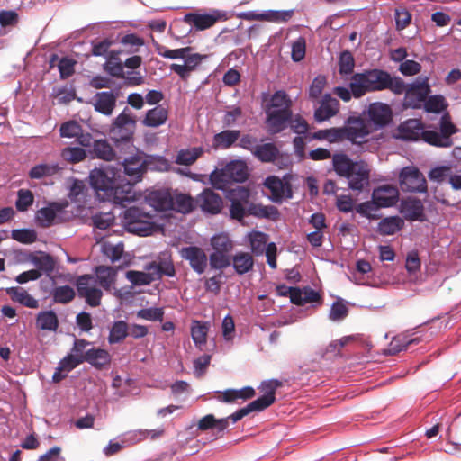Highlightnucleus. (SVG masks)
I'll list each match as a JSON object with an SVG mask.
<instances>
[{
    "mask_svg": "<svg viewBox=\"0 0 461 461\" xmlns=\"http://www.w3.org/2000/svg\"><path fill=\"white\" fill-rule=\"evenodd\" d=\"M53 300L59 303H68L75 297V291L69 285L58 286L52 293Z\"/></svg>",
    "mask_w": 461,
    "mask_h": 461,
    "instance_id": "55",
    "label": "nucleus"
},
{
    "mask_svg": "<svg viewBox=\"0 0 461 461\" xmlns=\"http://www.w3.org/2000/svg\"><path fill=\"white\" fill-rule=\"evenodd\" d=\"M372 199L380 208L392 207L399 200V190L393 185H379L373 190Z\"/></svg>",
    "mask_w": 461,
    "mask_h": 461,
    "instance_id": "17",
    "label": "nucleus"
},
{
    "mask_svg": "<svg viewBox=\"0 0 461 461\" xmlns=\"http://www.w3.org/2000/svg\"><path fill=\"white\" fill-rule=\"evenodd\" d=\"M231 265L238 275H244L253 269L254 258L249 252L240 251L230 257Z\"/></svg>",
    "mask_w": 461,
    "mask_h": 461,
    "instance_id": "28",
    "label": "nucleus"
},
{
    "mask_svg": "<svg viewBox=\"0 0 461 461\" xmlns=\"http://www.w3.org/2000/svg\"><path fill=\"white\" fill-rule=\"evenodd\" d=\"M355 68V59L349 50H343L339 58V72L340 75H351Z\"/></svg>",
    "mask_w": 461,
    "mask_h": 461,
    "instance_id": "52",
    "label": "nucleus"
},
{
    "mask_svg": "<svg viewBox=\"0 0 461 461\" xmlns=\"http://www.w3.org/2000/svg\"><path fill=\"white\" fill-rule=\"evenodd\" d=\"M63 206L58 203H53L48 207L41 208L37 212V220L44 227L50 226L56 218L58 212H61Z\"/></svg>",
    "mask_w": 461,
    "mask_h": 461,
    "instance_id": "41",
    "label": "nucleus"
},
{
    "mask_svg": "<svg viewBox=\"0 0 461 461\" xmlns=\"http://www.w3.org/2000/svg\"><path fill=\"white\" fill-rule=\"evenodd\" d=\"M425 131L421 121L410 119L399 125L396 137L403 140H418L420 138L424 140Z\"/></svg>",
    "mask_w": 461,
    "mask_h": 461,
    "instance_id": "18",
    "label": "nucleus"
},
{
    "mask_svg": "<svg viewBox=\"0 0 461 461\" xmlns=\"http://www.w3.org/2000/svg\"><path fill=\"white\" fill-rule=\"evenodd\" d=\"M356 161L351 160L346 154L337 153L332 156L334 171L339 176L346 177L354 167Z\"/></svg>",
    "mask_w": 461,
    "mask_h": 461,
    "instance_id": "39",
    "label": "nucleus"
},
{
    "mask_svg": "<svg viewBox=\"0 0 461 461\" xmlns=\"http://www.w3.org/2000/svg\"><path fill=\"white\" fill-rule=\"evenodd\" d=\"M247 166L242 161H231L220 170H214L210 175L213 187L224 189L230 183H242L247 179Z\"/></svg>",
    "mask_w": 461,
    "mask_h": 461,
    "instance_id": "4",
    "label": "nucleus"
},
{
    "mask_svg": "<svg viewBox=\"0 0 461 461\" xmlns=\"http://www.w3.org/2000/svg\"><path fill=\"white\" fill-rule=\"evenodd\" d=\"M196 202L202 211L211 214L219 213L223 203L221 197L210 188L204 189L203 192L197 196Z\"/></svg>",
    "mask_w": 461,
    "mask_h": 461,
    "instance_id": "20",
    "label": "nucleus"
},
{
    "mask_svg": "<svg viewBox=\"0 0 461 461\" xmlns=\"http://www.w3.org/2000/svg\"><path fill=\"white\" fill-rule=\"evenodd\" d=\"M218 20V16L214 14H201L189 13L184 16V21L194 26L197 30H205L212 27Z\"/></svg>",
    "mask_w": 461,
    "mask_h": 461,
    "instance_id": "29",
    "label": "nucleus"
},
{
    "mask_svg": "<svg viewBox=\"0 0 461 461\" xmlns=\"http://www.w3.org/2000/svg\"><path fill=\"white\" fill-rule=\"evenodd\" d=\"M116 95L113 92H100L95 95L94 106L95 111L111 115L116 105Z\"/></svg>",
    "mask_w": 461,
    "mask_h": 461,
    "instance_id": "25",
    "label": "nucleus"
},
{
    "mask_svg": "<svg viewBox=\"0 0 461 461\" xmlns=\"http://www.w3.org/2000/svg\"><path fill=\"white\" fill-rule=\"evenodd\" d=\"M33 194L30 190L21 189L18 191V198L15 206L18 211L24 212L33 203Z\"/></svg>",
    "mask_w": 461,
    "mask_h": 461,
    "instance_id": "64",
    "label": "nucleus"
},
{
    "mask_svg": "<svg viewBox=\"0 0 461 461\" xmlns=\"http://www.w3.org/2000/svg\"><path fill=\"white\" fill-rule=\"evenodd\" d=\"M168 118V111L162 105L147 111L145 117L142 120V124L146 127L158 128L167 122Z\"/></svg>",
    "mask_w": 461,
    "mask_h": 461,
    "instance_id": "26",
    "label": "nucleus"
},
{
    "mask_svg": "<svg viewBox=\"0 0 461 461\" xmlns=\"http://www.w3.org/2000/svg\"><path fill=\"white\" fill-rule=\"evenodd\" d=\"M60 157L66 162L76 164L86 158V152L79 147H66L61 150Z\"/></svg>",
    "mask_w": 461,
    "mask_h": 461,
    "instance_id": "48",
    "label": "nucleus"
},
{
    "mask_svg": "<svg viewBox=\"0 0 461 461\" xmlns=\"http://www.w3.org/2000/svg\"><path fill=\"white\" fill-rule=\"evenodd\" d=\"M340 108L339 102L330 95H325L320 102V105L314 111L316 122H324L335 116Z\"/></svg>",
    "mask_w": 461,
    "mask_h": 461,
    "instance_id": "22",
    "label": "nucleus"
},
{
    "mask_svg": "<svg viewBox=\"0 0 461 461\" xmlns=\"http://www.w3.org/2000/svg\"><path fill=\"white\" fill-rule=\"evenodd\" d=\"M348 309L342 301H336L332 303L329 318L332 321H339L348 316Z\"/></svg>",
    "mask_w": 461,
    "mask_h": 461,
    "instance_id": "61",
    "label": "nucleus"
},
{
    "mask_svg": "<svg viewBox=\"0 0 461 461\" xmlns=\"http://www.w3.org/2000/svg\"><path fill=\"white\" fill-rule=\"evenodd\" d=\"M79 297L84 298L86 303L92 307L101 303L102 291L97 287L96 280L92 275H82L76 282Z\"/></svg>",
    "mask_w": 461,
    "mask_h": 461,
    "instance_id": "12",
    "label": "nucleus"
},
{
    "mask_svg": "<svg viewBox=\"0 0 461 461\" xmlns=\"http://www.w3.org/2000/svg\"><path fill=\"white\" fill-rule=\"evenodd\" d=\"M390 90L395 95L404 91V81L400 77H393L380 68L365 69L352 74L348 87L337 86L333 93L344 102L352 98L359 99L369 93Z\"/></svg>",
    "mask_w": 461,
    "mask_h": 461,
    "instance_id": "1",
    "label": "nucleus"
},
{
    "mask_svg": "<svg viewBox=\"0 0 461 461\" xmlns=\"http://www.w3.org/2000/svg\"><path fill=\"white\" fill-rule=\"evenodd\" d=\"M155 159L144 152L137 151L122 161V167L125 176L130 178L131 184L140 182L149 169H155Z\"/></svg>",
    "mask_w": 461,
    "mask_h": 461,
    "instance_id": "7",
    "label": "nucleus"
},
{
    "mask_svg": "<svg viewBox=\"0 0 461 461\" xmlns=\"http://www.w3.org/2000/svg\"><path fill=\"white\" fill-rule=\"evenodd\" d=\"M127 279L135 285H146L156 280L154 273L149 271L148 273L130 270L126 273Z\"/></svg>",
    "mask_w": 461,
    "mask_h": 461,
    "instance_id": "50",
    "label": "nucleus"
},
{
    "mask_svg": "<svg viewBox=\"0 0 461 461\" xmlns=\"http://www.w3.org/2000/svg\"><path fill=\"white\" fill-rule=\"evenodd\" d=\"M90 183L102 201L126 206V203L135 200L132 184L121 178L120 170L113 167L95 168L91 171Z\"/></svg>",
    "mask_w": 461,
    "mask_h": 461,
    "instance_id": "2",
    "label": "nucleus"
},
{
    "mask_svg": "<svg viewBox=\"0 0 461 461\" xmlns=\"http://www.w3.org/2000/svg\"><path fill=\"white\" fill-rule=\"evenodd\" d=\"M456 131V127L444 115L440 120V131L428 130L424 133V141L436 147L448 148L453 145L451 136Z\"/></svg>",
    "mask_w": 461,
    "mask_h": 461,
    "instance_id": "9",
    "label": "nucleus"
},
{
    "mask_svg": "<svg viewBox=\"0 0 461 461\" xmlns=\"http://www.w3.org/2000/svg\"><path fill=\"white\" fill-rule=\"evenodd\" d=\"M403 105L407 108L418 109L422 106L424 101L430 93V86L428 77L418 78L416 82L408 86L404 83Z\"/></svg>",
    "mask_w": 461,
    "mask_h": 461,
    "instance_id": "8",
    "label": "nucleus"
},
{
    "mask_svg": "<svg viewBox=\"0 0 461 461\" xmlns=\"http://www.w3.org/2000/svg\"><path fill=\"white\" fill-rule=\"evenodd\" d=\"M228 428V419H216L212 414L203 417L197 424V429L202 431L216 429L218 433L223 432Z\"/></svg>",
    "mask_w": 461,
    "mask_h": 461,
    "instance_id": "35",
    "label": "nucleus"
},
{
    "mask_svg": "<svg viewBox=\"0 0 461 461\" xmlns=\"http://www.w3.org/2000/svg\"><path fill=\"white\" fill-rule=\"evenodd\" d=\"M206 59L205 55L199 53L190 54V52L184 59V64L173 63L169 68L172 72H175L179 76L182 80L186 81L191 73L196 69V68Z\"/></svg>",
    "mask_w": 461,
    "mask_h": 461,
    "instance_id": "19",
    "label": "nucleus"
},
{
    "mask_svg": "<svg viewBox=\"0 0 461 461\" xmlns=\"http://www.w3.org/2000/svg\"><path fill=\"white\" fill-rule=\"evenodd\" d=\"M209 328V322H203L200 321H192L191 336L195 346L200 349H202L203 346L206 344Z\"/></svg>",
    "mask_w": 461,
    "mask_h": 461,
    "instance_id": "32",
    "label": "nucleus"
},
{
    "mask_svg": "<svg viewBox=\"0 0 461 461\" xmlns=\"http://www.w3.org/2000/svg\"><path fill=\"white\" fill-rule=\"evenodd\" d=\"M118 52L112 50L107 56V61L104 64V69L112 76L123 77V65L118 59Z\"/></svg>",
    "mask_w": 461,
    "mask_h": 461,
    "instance_id": "47",
    "label": "nucleus"
},
{
    "mask_svg": "<svg viewBox=\"0 0 461 461\" xmlns=\"http://www.w3.org/2000/svg\"><path fill=\"white\" fill-rule=\"evenodd\" d=\"M280 13L277 11H267L265 13L247 12L240 14V17L246 20H258V21H277L280 18Z\"/></svg>",
    "mask_w": 461,
    "mask_h": 461,
    "instance_id": "59",
    "label": "nucleus"
},
{
    "mask_svg": "<svg viewBox=\"0 0 461 461\" xmlns=\"http://www.w3.org/2000/svg\"><path fill=\"white\" fill-rule=\"evenodd\" d=\"M136 121L132 114L124 109L114 120L110 129V138L118 147L120 143L132 147V138Z\"/></svg>",
    "mask_w": 461,
    "mask_h": 461,
    "instance_id": "5",
    "label": "nucleus"
},
{
    "mask_svg": "<svg viewBox=\"0 0 461 461\" xmlns=\"http://www.w3.org/2000/svg\"><path fill=\"white\" fill-rule=\"evenodd\" d=\"M60 169V167L57 163L38 164L31 168L29 171V176L32 179H41L58 174Z\"/></svg>",
    "mask_w": 461,
    "mask_h": 461,
    "instance_id": "38",
    "label": "nucleus"
},
{
    "mask_svg": "<svg viewBox=\"0 0 461 461\" xmlns=\"http://www.w3.org/2000/svg\"><path fill=\"white\" fill-rule=\"evenodd\" d=\"M213 252L209 256L210 266L213 269H224L231 265L230 253L234 244L225 233L216 234L210 242Z\"/></svg>",
    "mask_w": 461,
    "mask_h": 461,
    "instance_id": "6",
    "label": "nucleus"
},
{
    "mask_svg": "<svg viewBox=\"0 0 461 461\" xmlns=\"http://www.w3.org/2000/svg\"><path fill=\"white\" fill-rule=\"evenodd\" d=\"M31 262L38 268L47 274L51 273L55 268V261L51 256L46 253H40L33 255L31 258Z\"/></svg>",
    "mask_w": 461,
    "mask_h": 461,
    "instance_id": "46",
    "label": "nucleus"
},
{
    "mask_svg": "<svg viewBox=\"0 0 461 461\" xmlns=\"http://www.w3.org/2000/svg\"><path fill=\"white\" fill-rule=\"evenodd\" d=\"M240 131L226 130L214 135L213 145L220 149H229L240 139Z\"/></svg>",
    "mask_w": 461,
    "mask_h": 461,
    "instance_id": "37",
    "label": "nucleus"
},
{
    "mask_svg": "<svg viewBox=\"0 0 461 461\" xmlns=\"http://www.w3.org/2000/svg\"><path fill=\"white\" fill-rule=\"evenodd\" d=\"M291 58L293 61L299 62L305 57L306 40L304 37H299L292 43Z\"/></svg>",
    "mask_w": 461,
    "mask_h": 461,
    "instance_id": "60",
    "label": "nucleus"
},
{
    "mask_svg": "<svg viewBox=\"0 0 461 461\" xmlns=\"http://www.w3.org/2000/svg\"><path fill=\"white\" fill-rule=\"evenodd\" d=\"M147 269L152 270L156 279H159L163 276L172 277L176 274L175 267L170 259H161L158 263L153 262L149 265Z\"/></svg>",
    "mask_w": 461,
    "mask_h": 461,
    "instance_id": "42",
    "label": "nucleus"
},
{
    "mask_svg": "<svg viewBox=\"0 0 461 461\" xmlns=\"http://www.w3.org/2000/svg\"><path fill=\"white\" fill-rule=\"evenodd\" d=\"M413 341L414 340H407L405 338L401 336L395 337L385 349V354L395 355L402 350L407 349L408 345L411 344Z\"/></svg>",
    "mask_w": 461,
    "mask_h": 461,
    "instance_id": "63",
    "label": "nucleus"
},
{
    "mask_svg": "<svg viewBox=\"0 0 461 461\" xmlns=\"http://www.w3.org/2000/svg\"><path fill=\"white\" fill-rule=\"evenodd\" d=\"M401 212L408 221H424L426 220L424 213V205L417 198H407L401 203Z\"/></svg>",
    "mask_w": 461,
    "mask_h": 461,
    "instance_id": "23",
    "label": "nucleus"
},
{
    "mask_svg": "<svg viewBox=\"0 0 461 461\" xmlns=\"http://www.w3.org/2000/svg\"><path fill=\"white\" fill-rule=\"evenodd\" d=\"M203 153V149L202 147L181 149L176 156V162L179 165L189 166L194 163Z\"/></svg>",
    "mask_w": 461,
    "mask_h": 461,
    "instance_id": "44",
    "label": "nucleus"
},
{
    "mask_svg": "<svg viewBox=\"0 0 461 461\" xmlns=\"http://www.w3.org/2000/svg\"><path fill=\"white\" fill-rule=\"evenodd\" d=\"M404 226V221L399 216H389L381 220L377 232L384 236L393 235Z\"/></svg>",
    "mask_w": 461,
    "mask_h": 461,
    "instance_id": "30",
    "label": "nucleus"
},
{
    "mask_svg": "<svg viewBox=\"0 0 461 461\" xmlns=\"http://www.w3.org/2000/svg\"><path fill=\"white\" fill-rule=\"evenodd\" d=\"M362 116L370 122L373 130L382 129L386 126L392 119V110L386 104L375 102L368 105L367 110L363 112Z\"/></svg>",
    "mask_w": 461,
    "mask_h": 461,
    "instance_id": "13",
    "label": "nucleus"
},
{
    "mask_svg": "<svg viewBox=\"0 0 461 461\" xmlns=\"http://www.w3.org/2000/svg\"><path fill=\"white\" fill-rule=\"evenodd\" d=\"M255 395V390L250 386L241 389H227L225 391L216 392L214 398L224 403H234L238 400L250 399Z\"/></svg>",
    "mask_w": 461,
    "mask_h": 461,
    "instance_id": "24",
    "label": "nucleus"
},
{
    "mask_svg": "<svg viewBox=\"0 0 461 461\" xmlns=\"http://www.w3.org/2000/svg\"><path fill=\"white\" fill-rule=\"evenodd\" d=\"M292 101L285 91H276L266 105V125L270 134L284 131L290 122L292 130L299 134H306L308 123L301 117L292 120Z\"/></svg>",
    "mask_w": 461,
    "mask_h": 461,
    "instance_id": "3",
    "label": "nucleus"
},
{
    "mask_svg": "<svg viewBox=\"0 0 461 461\" xmlns=\"http://www.w3.org/2000/svg\"><path fill=\"white\" fill-rule=\"evenodd\" d=\"M378 209H380V207L372 199L371 201L359 203L356 207V212L367 219L373 220L378 218V216L375 215Z\"/></svg>",
    "mask_w": 461,
    "mask_h": 461,
    "instance_id": "58",
    "label": "nucleus"
},
{
    "mask_svg": "<svg viewBox=\"0 0 461 461\" xmlns=\"http://www.w3.org/2000/svg\"><path fill=\"white\" fill-rule=\"evenodd\" d=\"M370 169L364 161H356L354 167L346 176L352 190L362 191L369 184Z\"/></svg>",
    "mask_w": 461,
    "mask_h": 461,
    "instance_id": "15",
    "label": "nucleus"
},
{
    "mask_svg": "<svg viewBox=\"0 0 461 461\" xmlns=\"http://www.w3.org/2000/svg\"><path fill=\"white\" fill-rule=\"evenodd\" d=\"M180 257L188 261L191 268L197 274H203L207 268L208 257L204 250L197 246L184 247L179 250Z\"/></svg>",
    "mask_w": 461,
    "mask_h": 461,
    "instance_id": "14",
    "label": "nucleus"
},
{
    "mask_svg": "<svg viewBox=\"0 0 461 461\" xmlns=\"http://www.w3.org/2000/svg\"><path fill=\"white\" fill-rule=\"evenodd\" d=\"M249 241L252 253L259 256L266 252L268 235L260 231H252L249 234Z\"/></svg>",
    "mask_w": 461,
    "mask_h": 461,
    "instance_id": "43",
    "label": "nucleus"
},
{
    "mask_svg": "<svg viewBox=\"0 0 461 461\" xmlns=\"http://www.w3.org/2000/svg\"><path fill=\"white\" fill-rule=\"evenodd\" d=\"M172 194L168 189L153 190L146 195L145 200L157 211H169L173 207Z\"/></svg>",
    "mask_w": 461,
    "mask_h": 461,
    "instance_id": "21",
    "label": "nucleus"
},
{
    "mask_svg": "<svg viewBox=\"0 0 461 461\" xmlns=\"http://www.w3.org/2000/svg\"><path fill=\"white\" fill-rule=\"evenodd\" d=\"M158 53L166 59H185L186 55L190 52V47H185L180 49L169 50L165 46L159 45L157 48Z\"/></svg>",
    "mask_w": 461,
    "mask_h": 461,
    "instance_id": "57",
    "label": "nucleus"
},
{
    "mask_svg": "<svg viewBox=\"0 0 461 461\" xmlns=\"http://www.w3.org/2000/svg\"><path fill=\"white\" fill-rule=\"evenodd\" d=\"M264 185L270 191V198L275 203H280L285 199L292 197L293 193L290 183L280 179L278 176H267Z\"/></svg>",
    "mask_w": 461,
    "mask_h": 461,
    "instance_id": "16",
    "label": "nucleus"
},
{
    "mask_svg": "<svg viewBox=\"0 0 461 461\" xmlns=\"http://www.w3.org/2000/svg\"><path fill=\"white\" fill-rule=\"evenodd\" d=\"M279 155V150L274 143L258 144L253 156L264 163L274 162Z\"/></svg>",
    "mask_w": 461,
    "mask_h": 461,
    "instance_id": "36",
    "label": "nucleus"
},
{
    "mask_svg": "<svg viewBox=\"0 0 461 461\" xmlns=\"http://www.w3.org/2000/svg\"><path fill=\"white\" fill-rule=\"evenodd\" d=\"M7 294L11 296V298L29 308H38L39 303L33 298L26 290L23 287H11L7 289Z\"/></svg>",
    "mask_w": 461,
    "mask_h": 461,
    "instance_id": "34",
    "label": "nucleus"
},
{
    "mask_svg": "<svg viewBox=\"0 0 461 461\" xmlns=\"http://www.w3.org/2000/svg\"><path fill=\"white\" fill-rule=\"evenodd\" d=\"M93 152L97 158L112 161L115 158L113 148L105 140H95L93 144Z\"/></svg>",
    "mask_w": 461,
    "mask_h": 461,
    "instance_id": "45",
    "label": "nucleus"
},
{
    "mask_svg": "<svg viewBox=\"0 0 461 461\" xmlns=\"http://www.w3.org/2000/svg\"><path fill=\"white\" fill-rule=\"evenodd\" d=\"M124 251V246L122 242L117 244H112L110 242H104L102 244V252L113 263L119 261Z\"/></svg>",
    "mask_w": 461,
    "mask_h": 461,
    "instance_id": "51",
    "label": "nucleus"
},
{
    "mask_svg": "<svg viewBox=\"0 0 461 461\" xmlns=\"http://www.w3.org/2000/svg\"><path fill=\"white\" fill-rule=\"evenodd\" d=\"M423 106L428 113H439L447 107V103L442 95H436L427 97Z\"/></svg>",
    "mask_w": 461,
    "mask_h": 461,
    "instance_id": "53",
    "label": "nucleus"
},
{
    "mask_svg": "<svg viewBox=\"0 0 461 461\" xmlns=\"http://www.w3.org/2000/svg\"><path fill=\"white\" fill-rule=\"evenodd\" d=\"M401 188L406 192L425 193L427 192V181L422 173L415 167H403L399 175Z\"/></svg>",
    "mask_w": 461,
    "mask_h": 461,
    "instance_id": "10",
    "label": "nucleus"
},
{
    "mask_svg": "<svg viewBox=\"0 0 461 461\" xmlns=\"http://www.w3.org/2000/svg\"><path fill=\"white\" fill-rule=\"evenodd\" d=\"M36 325L41 330L55 331L59 327V320L54 312L43 311L38 313Z\"/></svg>",
    "mask_w": 461,
    "mask_h": 461,
    "instance_id": "40",
    "label": "nucleus"
},
{
    "mask_svg": "<svg viewBox=\"0 0 461 461\" xmlns=\"http://www.w3.org/2000/svg\"><path fill=\"white\" fill-rule=\"evenodd\" d=\"M346 140L355 144L366 141L367 136L374 131L370 122L363 116L349 117L344 126Z\"/></svg>",
    "mask_w": 461,
    "mask_h": 461,
    "instance_id": "11",
    "label": "nucleus"
},
{
    "mask_svg": "<svg viewBox=\"0 0 461 461\" xmlns=\"http://www.w3.org/2000/svg\"><path fill=\"white\" fill-rule=\"evenodd\" d=\"M11 237L23 244H32L37 240L35 230L30 229H17L11 231Z\"/></svg>",
    "mask_w": 461,
    "mask_h": 461,
    "instance_id": "56",
    "label": "nucleus"
},
{
    "mask_svg": "<svg viewBox=\"0 0 461 461\" xmlns=\"http://www.w3.org/2000/svg\"><path fill=\"white\" fill-rule=\"evenodd\" d=\"M173 207L171 210L181 213H189L194 207V200L186 194L178 193L176 190L172 194Z\"/></svg>",
    "mask_w": 461,
    "mask_h": 461,
    "instance_id": "31",
    "label": "nucleus"
},
{
    "mask_svg": "<svg viewBox=\"0 0 461 461\" xmlns=\"http://www.w3.org/2000/svg\"><path fill=\"white\" fill-rule=\"evenodd\" d=\"M124 218L130 230L135 231L137 229L133 225L145 222V219L149 218V215L141 212L137 207H131L126 210Z\"/></svg>",
    "mask_w": 461,
    "mask_h": 461,
    "instance_id": "54",
    "label": "nucleus"
},
{
    "mask_svg": "<svg viewBox=\"0 0 461 461\" xmlns=\"http://www.w3.org/2000/svg\"><path fill=\"white\" fill-rule=\"evenodd\" d=\"M96 284L104 290H110L117 276V269L113 267L97 266L95 268Z\"/></svg>",
    "mask_w": 461,
    "mask_h": 461,
    "instance_id": "27",
    "label": "nucleus"
},
{
    "mask_svg": "<svg viewBox=\"0 0 461 461\" xmlns=\"http://www.w3.org/2000/svg\"><path fill=\"white\" fill-rule=\"evenodd\" d=\"M81 131V125L75 121L62 123L59 129L60 136L63 138H77Z\"/></svg>",
    "mask_w": 461,
    "mask_h": 461,
    "instance_id": "62",
    "label": "nucleus"
},
{
    "mask_svg": "<svg viewBox=\"0 0 461 461\" xmlns=\"http://www.w3.org/2000/svg\"><path fill=\"white\" fill-rule=\"evenodd\" d=\"M110 361V354L105 349L93 348L86 350V362L98 369H101L104 366L108 365Z\"/></svg>",
    "mask_w": 461,
    "mask_h": 461,
    "instance_id": "33",
    "label": "nucleus"
},
{
    "mask_svg": "<svg viewBox=\"0 0 461 461\" xmlns=\"http://www.w3.org/2000/svg\"><path fill=\"white\" fill-rule=\"evenodd\" d=\"M128 332V325L123 321H115L111 330L108 336V341L110 344H115L122 341L127 336Z\"/></svg>",
    "mask_w": 461,
    "mask_h": 461,
    "instance_id": "49",
    "label": "nucleus"
}]
</instances>
